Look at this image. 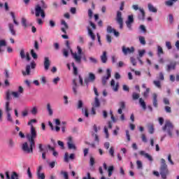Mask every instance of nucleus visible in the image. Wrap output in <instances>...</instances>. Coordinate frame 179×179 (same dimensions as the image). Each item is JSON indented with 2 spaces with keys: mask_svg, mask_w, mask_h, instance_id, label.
<instances>
[{
  "mask_svg": "<svg viewBox=\"0 0 179 179\" xmlns=\"http://www.w3.org/2000/svg\"><path fill=\"white\" fill-rule=\"evenodd\" d=\"M37 122V120L31 119L29 122H28V125L31 127L30 134H27V139L29 142H24L22 144V150L24 152H27V153H33V148H36V141H34L36 138H37V131H36V128L33 126V123Z\"/></svg>",
  "mask_w": 179,
  "mask_h": 179,
  "instance_id": "obj_1",
  "label": "nucleus"
},
{
  "mask_svg": "<svg viewBox=\"0 0 179 179\" xmlns=\"http://www.w3.org/2000/svg\"><path fill=\"white\" fill-rule=\"evenodd\" d=\"M161 166L159 169V174L162 179H167V176L170 174L169 168L167 167V164H166V159L162 158L160 159Z\"/></svg>",
  "mask_w": 179,
  "mask_h": 179,
  "instance_id": "obj_2",
  "label": "nucleus"
},
{
  "mask_svg": "<svg viewBox=\"0 0 179 179\" xmlns=\"http://www.w3.org/2000/svg\"><path fill=\"white\" fill-rule=\"evenodd\" d=\"M174 129V125L170 122V120H166L164 126L162 127V130L164 132H167L170 138H173V130Z\"/></svg>",
  "mask_w": 179,
  "mask_h": 179,
  "instance_id": "obj_3",
  "label": "nucleus"
},
{
  "mask_svg": "<svg viewBox=\"0 0 179 179\" xmlns=\"http://www.w3.org/2000/svg\"><path fill=\"white\" fill-rule=\"evenodd\" d=\"M77 49L78 53H73L71 52V55L73 56V59H75L76 62L77 64H80L82 62V57H80V55H82V48H80V46H78Z\"/></svg>",
  "mask_w": 179,
  "mask_h": 179,
  "instance_id": "obj_4",
  "label": "nucleus"
},
{
  "mask_svg": "<svg viewBox=\"0 0 179 179\" xmlns=\"http://www.w3.org/2000/svg\"><path fill=\"white\" fill-rule=\"evenodd\" d=\"M35 15L36 17H38L41 15V17L44 19L45 17V13L44 12V10L41 8V6L40 5H36L35 7Z\"/></svg>",
  "mask_w": 179,
  "mask_h": 179,
  "instance_id": "obj_5",
  "label": "nucleus"
},
{
  "mask_svg": "<svg viewBox=\"0 0 179 179\" xmlns=\"http://www.w3.org/2000/svg\"><path fill=\"white\" fill-rule=\"evenodd\" d=\"M96 80V76L93 73H89L88 77L85 78L84 79V82L87 86V87L89 86V83H93Z\"/></svg>",
  "mask_w": 179,
  "mask_h": 179,
  "instance_id": "obj_6",
  "label": "nucleus"
},
{
  "mask_svg": "<svg viewBox=\"0 0 179 179\" xmlns=\"http://www.w3.org/2000/svg\"><path fill=\"white\" fill-rule=\"evenodd\" d=\"M116 22L118 23L120 29H123L124 19H122V13H121V11H117V13Z\"/></svg>",
  "mask_w": 179,
  "mask_h": 179,
  "instance_id": "obj_7",
  "label": "nucleus"
},
{
  "mask_svg": "<svg viewBox=\"0 0 179 179\" xmlns=\"http://www.w3.org/2000/svg\"><path fill=\"white\" fill-rule=\"evenodd\" d=\"M134 15H130L127 17V20L125 22L126 26L129 30H132V24H134Z\"/></svg>",
  "mask_w": 179,
  "mask_h": 179,
  "instance_id": "obj_8",
  "label": "nucleus"
},
{
  "mask_svg": "<svg viewBox=\"0 0 179 179\" xmlns=\"http://www.w3.org/2000/svg\"><path fill=\"white\" fill-rule=\"evenodd\" d=\"M36 69V62H31V66L30 65H27L26 66V72L22 71V75L23 76H26V75L29 76L30 75V69Z\"/></svg>",
  "mask_w": 179,
  "mask_h": 179,
  "instance_id": "obj_9",
  "label": "nucleus"
},
{
  "mask_svg": "<svg viewBox=\"0 0 179 179\" xmlns=\"http://www.w3.org/2000/svg\"><path fill=\"white\" fill-rule=\"evenodd\" d=\"M132 8L134 10H138V9L140 10L141 15H138L139 20H145V10L143 8H139L138 5H133Z\"/></svg>",
  "mask_w": 179,
  "mask_h": 179,
  "instance_id": "obj_10",
  "label": "nucleus"
},
{
  "mask_svg": "<svg viewBox=\"0 0 179 179\" xmlns=\"http://www.w3.org/2000/svg\"><path fill=\"white\" fill-rule=\"evenodd\" d=\"M9 104H10L9 101L6 102V111L7 113V121H8L9 122H13V119H12V116L10 115V113L9 112L11 110L10 108H9Z\"/></svg>",
  "mask_w": 179,
  "mask_h": 179,
  "instance_id": "obj_11",
  "label": "nucleus"
},
{
  "mask_svg": "<svg viewBox=\"0 0 179 179\" xmlns=\"http://www.w3.org/2000/svg\"><path fill=\"white\" fill-rule=\"evenodd\" d=\"M67 146L68 148L73 150H76V145L73 143V138L72 136H69L67 138Z\"/></svg>",
  "mask_w": 179,
  "mask_h": 179,
  "instance_id": "obj_12",
  "label": "nucleus"
},
{
  "mask_svg": "<svg viewBox=\"0 0 179 179\" xmlns=\"http://www.w3.org/2000/svg\"><path fill=\"white\" fill-rule=\"evenodd\" d=\"M122 51L124 55H128V54L135 52V48L134 47L126 48L125 46H122Z\"/></svg>",
  "mask_w": 179,
  "mask_h": 179,
  "instance_id": "obj_13",
  "label": "nucleus"
},
{
  "mask_svg": "<svg viewBox=\"0 0 179 179\" xmlns=\"http://www.w3.org/2000/svg\"><path fill=\"white\" fill-rule=\"evenodd\" d=\"M107 76H103L102 78V85L103 86H106L107 85V80H108L111 78V70L110 69H108L106 70Z\"/></svg>",
  "mask_w": 179,
  "mask_h": 179,
  "instance_id": "obj_14",
  "label": "nucleus"
},
{
  "mask_svg": "<svg viewBox=\"0 0 179 179\" xmlns=\"http://www.w3.org/2000/svg\"><path fill=\"white\" fill-rule=\"evenodd\" d=\"M6 179H19V174L13 171L11 176L9 175V171H6Z\"/></svg>",
  "mask_w": 179,
  "mask_h": 179,
  "instance_id": "obj_15",
  "label": "nucleus"
},
{
  "mask_svg": "<svg viewBox=\"0 0 179 179\" xmlns=\"http://www.w3.org/2000/svg\"><path fill=\"white\" fill-rule=\"evenodd\" d=\"M43 65H44L45 71H48V69H50V66L51 65V62L50 61V58L47 57L44 58Z\"/></svg>",
  "mask_w": 179,
  "mask_h": 179,
  "instance_id": "obj_16",
  "label": "nucleus"
},
{
  "mask_svg": "<svg viewBox=\"0 0 179 179\" xmlns=\"http://www.w3.org/2000/svg\"><path fill=\"white\" fill-rule=\"evenodd\" d=\"M140 155L141 156H144V157H145V159H148V160H149V162H150L152 163V162H153V157H152V155H149L148 153L145 152V151H140Z\"/></svg>",
  "mask_w": 179,
  "mask_h": 179,
  "instance_id": "obj_17",
  "label": "nucleus"
},
{
  "mask_svg": "<svg viewBox=\"0 0 179 179\" xmlns=\"http://www.w3.org/2000/svg\"><path fill=\"white\" fill-rule=\"evenodd\" d=\"M177 65V64L176 63V62H171L169 64H168L166 71L168 72H170V71L173 70L174 71V69H176V66Z\"/></svg>",
  "mask_w": 179,
  "mask_h": 179,
  "instance_id": "obj_18",
  "label": "nucleus"
},
{
  "mask_svg": "<svg viewBox=\"0 0 179 179\" xmlns=\"http://www.w3.org/2000/svg\"><path fill=\"white\" fill-rule=\"evenodd\" d=\"M8 26L12 36H16V30H15V25L13 23H8Z\"/></svg>",
  "mask_w": 179,
  "mask_h": 179,
  "instance_id": "obj_19",
  "label": "nucleus"
},
{
  "mask_svg": "<svg viewBox=\"0 0 179 179\" xmlns=\"http://www.w3.org/2000/svg\"><path fill=\"white\" fill-rule=\"evenodd\" d=\"M110 86H112L114 92H118V87H119L120 85L118 83H116V85H115V80H111Z\"/></svg>",
  "mask_w": 179,
  "mask_h": 179,
  "instance_id": "obj_20",
  "label": "nucleus"
},
{
  "mask_svg": "<svg viewBox=\"0 0 179 179\" xmlns=\"http://www.w3.org/2000/svg\"><path fill=\"white\" fill-rule=\"evenodd\" d=\"M61 24L64 26V28L63 27V28L61 29L62 31H63V33H64V34H66V29H69V27L68 26V24L66 23V22H65V20H62V22H61Z\"/></svg>",
  "mask_w": 179,
  "mask_h": 179,
  "instance_id": "obj_21",
  "label": "nucleus"
},
{
  "mask_svg": "<svg viewBox=\"0 0 179 179\" xmlns=\"http://www.w3.org/2000/svg\"><path fill=\"white\" fill-rule=\"evenodd\" d=\"M107 52L104 51L102 54V55L101 56V61L102 62V64H106L107 63Z\"/></svg>",
  "mask_w": 179,
  "mask_h": 179,
  "instance_id": "obj_22",
  "label": "nucleus"
},
{
  "mask_svg": "<svg viewBox=\"0 0 179 179\" xmlns=\"http://www.w3.org/2000/svg\"><path fill=\"white\" fill-rule=\"evenodd\" d=\"M148 129L149 134H155V125L152 123H150L148 124Z\"/></svg>",
  "mask_w": 179,
  "mask_h": 179,
  "instance_id": "obj_23",
  "label": "nucleus"
},
{
  "mask_svg": "<svg viewBox=\"0 0 179 179\" xmlns=\"http://www.w3.org/2000/svg\"><path fill=\"white\" fill-rule=\"evenodd\" d=\"M152 104H153L154 107L157 108V106H158V104H157V94H156V93H154L152 94Z\"/></svg>",
  "mask_w": 179,
  "mask_h": 179,
  "instance_id": "obj_24",
  "label": "nucleus"
},
{
  "mask_svg": "<svg viewBox=\"0 0 179 179\" xmlns=\"http://www.w3.org/2000/svg\"><path fill=\"white\" fill-rule=\"evenodd\" d=\"M73 92L74 94H78V91L76 90V89H78V83H76V79L73 80Z\"/></svg>",
  "mask_w": 179,
  "mask_h": 179,
  "instance_id": "obj_25",
  "label": "nucleus"
},
{
  "mask_svg": "<svg viewBox=\"0 0 179 179\" xmlns=\"http://www.w3.org/2000/svg\"><path fill=\"white\" fill-rule=\"evenodd\" d=\"M92 106L95 107L96 108H98V107H100V101L99 100L98 97H95L94 102L92 103Z\"/></svg>",
  "mask_w": 179,
  "mask_h": 179,
  "instance_id": "obj_26",
  "label": "nucleus"
},
{
  "mask_svg": "<svg viewBox=\"0 0 179 179\" xmlns=\"http://www.w3.org/2000/svg\"><path fill=\"white\" fill-rule=\"evenodd\" d=\"M178 0H168L165 1V5L166 6H173L175 3V2H177Z\"/></svg>",
  "mask_w": 179,
  "mask_h": 179,
  "instance_id": "obj_27",
  "label": "nucleus"
},
{
  "mask_svg": "<svg viewBox=\"0 0 179 179\" xmlns=\"http://www.w3.org/2000/svg\"><path fill=\"white\" fill-rule=\"evenodd\" d=\"M10 15L13 17L14 24H15V26H19V22L16 20V16L15 15V13L10 12Z\"/></svg>",
  "mask_w": 179,
  "mask_h": 179,
  "instance_id": "obj_28",
  "label": "nucleus"
},
{
  "mask_svg": "<svg viewBox=\"0 0 179 179\" xmlns=\"http://www.w3.org/2000/svg\"><path fill=\"white\" fill-rule=\"evenodd\" d=\"M148 9L150 12H153L154 13H156L157 12V9L153 6L151 3L148 4Z\"/></svg>",
  "mask_w": 179,
  "mask_h": 179,
  "instance_id": "obj_29",
  "label": "nucleus"
},
{
  "mask_svg": "<svg viewBox=\"0 0 179 179\" xmlns=\"http://www.w3.org/2000/svg\"><path fill=\"white\" fill-rule=\"evenodd\" d=\"M139 103L141 104V106L143 108V110H145L146 103H145V101L142 98L139 99Z\"/></svg>",
  "mask_w": 179,
  "mask_h": 179,
  "instance_id": "obj_30",
  "label": "nucleus"
},
{
  "mask_svg": "<svg viewBox=\"0 0 179 179\" xmlns=\"http://www.w3.org/2000/svg\"><path fill=\"white\" fill-rule=\"evenodd\" d=\"M88 34H89V36L91 37V38L92 40H95L96 38V36L94 35V34L93 33V31H92L91 29L88 28Z\"/></svg>",
  "mask_w": 179,
  "mask_h": 179,
  "instance_id": "obj_31",
  "label": "nucleus"
},
{
  "mask_svg": "<svg viewBox=\"0 0 179 179\" xmlns=\"http://www.w3.org/2000/svg\"><path fill=\"white\" fill-rule=\"evenodd\" d=\"M113 171H114V166H109L108 169V177H111V176H113Z\"/></svg>",
  "mask_w": 179,
  "mask_h": 179,
  "instance_id": "obj_32",
  "label": "nucleus"
},
{
  "mask_svg": "<svg viewBox=\"0 0 179 179\" xmlns=\"http://www.w3.org/2000/svg\"><path fill=\"white\" fill-rule=\"evenodd\" d=\"M71 51V50H68V49H63L62 52H63V55L64 57H65L66 58H68V57H69V52Z\"/></svg>",
  "mask_w": 179,
  "mask_h": 179,
  "instance_id": "obj_33",
  "label": "nucleus"
},
{
  "mask_svg": "<svg viewBox=\"0 0 179 179\" xmlns=\"http://www.w3.org/2000/svg\"><path fill=\"white\" fill-rule=\"evenodd\" d=\"M115 30V29L114 28H113V27H111L110 25H108L107 27V29H106L107 33H109L110 34H111V33H114Z\"/></svg>",
  "mask_w": 179,
  "mask_h": 179,
  "instance_id": "obj_34",
  "label": "nucleus"
},
{
  "mask_svg": "<svg viewBox=\"0 0 179 179\" xmlns=\"http://www.w3.org/2000/svg\"><path fill=\"white\" fill-rule=\"evenodd\" d=\"M136 164H137V169L138 170H141L143 168V165L142 164V161L137 160L136 161Z\"/></svg>",
  "mask_w": 179,
  "mask_h": 179,
  "instance_id": "obj_35",
  "label": "nucleus"
},
{
  "mask_svg": "<svg viewBox=\"0 0 179 179\" xmlns=\"http://www.w3.org/2000/svg\"><path fill=\"white\" fill-rule=\"evenodd\" d=\"M131 97H132L133 100H138V99H139L140 95H139V94H138L136 92H133Z\"/></svg>",
  "mask_w": 179,
  "mask_h": 179,
  "instance_id": "obj_36",
  "label": "nucleus"
},
{
  "mask_svg": "<svg viewBox=\"0 0 179 179\" xmlns=\"http://www.w3.org/2000/svg\"><path fill=\"white\" fill-rule=\"evenodd\" d=\"M138 40H139L141 44H142V45H145L146 44V41L145 40V37L139 36Z\"/></svg>",
  "mask_w": 179,
  "mask_h": 179,
  "instance_id": "obj_37",
  "label": "nucleus"
},
{
  "mask_svg": "<svg viewBox=\"0 0 179 179\" xmlns=\"http://www.w3.org/2000/svg\"><path fill=\"white\" fill-rule=\"evenodd\" d=\"M47 110L49 113V115H52L53 112H52V109L51 108V104L50 103L47 104Z\"/></svg>",
  "mask_w": 179,
  "mask_h": 179,
  "instance_id": "obj_38",
  "label": "nucleus"
},
{
  "mask_svg": "<svg viewBox=\"0 0 179 179\" xmlns=\"http://www.w3.org/2000/svg\"><path fill=\"white\" fill-rule=\"evenodd\" d=\"M22 24L24 29L27 27V20H26V18L24 17L22 18Z\"/></svg>",
  "mask_w": 179,
  "mask_h": 179,
  "instance_id": "obj_39",
  "label": "nucleus"
},
{
  "mask_svg": "<svg viewBox=\"0 0 179 179\" xmlns=\"http://www.w3.org/2000/svg\"><path fill=\"white\" fill-rule=\"evenodd\" d=\"M38 179H45V174L44 173H36Z\"/></svg>",
  "mask_w": 179,
  "mask_h": 179,
  "instance_id": "obj_40",
  "label": "nucleus"
},
{
  "mask_svg": "<svg viewBox=\"0 0 179 179\" xmlns=\"http://www.w3.org/2000/svg\"><path fill=\"white\" fill-rule=\"evenodd\" d=\"M154 85L158 87V89H162V85L160 83V81L159 80H154L153 81Z\"/></svg>",
  "mask_w": 179,
  "mask_h": 179,
  "instance_id": "obj_41",
  "label": "nucleus"
},
{
  "mask_svg": "<svg viewBox=\"0 0 179 179\" xmlns=\"http://www.w3.org/2000/svg\"><path fill=\"white\" fill-rule=\"evenodd\" d=\"M6 45V42L4 40L0 41V52H2L3 50H1V47H5Z\"/></svg>",
  "mask_w": 179,
  "mask_h": 179,
  "instance_id": "obj_42",
  "label": "nucleus"
},
{
  "mask_svg": "<svg viewBox=\"0 0 179 179\" xmlns=\"http://www.w3.org/2000/svg\"><path fill=\"white\" fill-rule=\"evenodd\" d=\"M6 100L9 102V100H10V91L8 90L6 92Z\"/></svg>",
  "mask_w": 179,
  "mask_h": 179,
  "instance_id": "obj_43",
  "label": "nucleus"
},
{
  "mask_svg": "<svg viewBox=\"0 0 179 179\" xmlns=\"http://www.w3.org/2000/svg\"><path fill=\"white\" fill-rule=\"evenodd\" d=\"M157 54L158 55H162V54H164V52H163V48L161 46L157 47Z\"/></svg>",
  "mask_w": 179,
  "mask_h": 179,
  "instance_id": "obj_44",
  "label": "nucleus"
},
{
  "mask_svg": "<svg viewBox=\"0 0 179 179\" xmlns=\"http://www.w3.org/2000/svg\"><path fill=\"white\" fill-rule=\"evenodd\" d=\"M20 55L22 59H24V58H26V55L24 53V49H22L20 50Z\"/></svg>",
  "mask_w": 179,
  "mask_h": 179,
  "instance_id": "obj_45",
  "label": "nucleus"
},
{
  "mask_svg": "<svg viewBox=\"0 0 179 179\" xmlns=\"http://www.w3.org/2000/svg\"><path fill=\"white\" fill-rule=\"evenodd\" d=\"M141 140H142V142H143L144 143H147L148 138H146V135H145L144 134H141Z\"/></svg>",
  "mask_w": 179,
  "mask_h": 179,
  "instance_id": "obj_46",
  "label": "nucleus"
},
{
  "mask_svg": "<svg viewBox=\"0 0 179 179\" xmlns=\"http://www.w3.org/2000/svg\"><path fill=\"white\" fill-rule=\"evenodd\" d=\"M31 55L34 59H37V54L34 52V50H31Z\"/></svg>",
  "mask_w": 179,
  "mask_h": 179,
  "instance_id": "obj_47",
  "label": "nucleus"
},
{
  "mask_svg": "<svg viewBox=\"0 0 179 179\" xmlns=\"http://www.w3.org/2000/svg\"><path fill=\"white\" fill-rule=\"evenodd\" d=\"M71 65H72L73 69V74L78 75V68L76 67L75 63H72Z\"/></svg>",
  "mask_w": 179,
  "mask_h": 179,
  "instance_id": "obj_48",
  "label": "nucleus"
},
{
  "mask_svg": "<svg viewBox=\"0 0 179 179\" xmlns=\"http://www.w3.org/2000/svg\"><path fill=\"white\" fill-rule=\"evenodd\" d=\"M12 96H13V97H15V99H19V96H20V94H19V92H13L11 93Z\"/></svg>",
  "mask_w": 179,
  "mask_h": 179,
  "instance_id": "obj_49",
  "label": "nucleus"
},
{
  "mask_svg": "<svg viewBox=\"0 0 179 179\" xmlns=\"http://www.w3.org/2000/svg\"><path fill=\"white\" fill-rule=\"evenodd\" d=\"M166 48H168V50H171V48H173V46L171 45V42L166 41Z\"/></svg>",
  "mask_w": 179,
  "mask_h": 179,
  "instance_id": "obj_50",
  "label": "nucleus"
},
{
  "mask_svg": "<svg viewBox=\"0 0 179 179\" xmlns=\"http://www.w3.org/2000/svg\"><path fill=\"white\" fill-rule=\"evenodd\" d=\"M126 137L127 139V142H130L131 141V135H129V130H126Z\"/></svg>",
  "mask_w": 179,
  "mask_h": 179,
  "instance_id": "obj_51",
  "label": "nucleus"
},
{
  "mask_svg": "<svg viewBox=\"0 0 179 179\" xmlns=\"http://www.w3.org/2000/svg\"><path fill=\"white\" fill-rule=\"evenodd\" d=\"M164 110L166 111V113H171V107L169 106H166L164 107Z\"/></svg>",
  "mask_w": 179,
  "mask_h": 179,
  "instance_id": "obj_52",
  "label": "nucleus"
},
{
  "mask_svg": "<svg viewBox=\"0 0 179 179\" xmlns=\"http://www.w3.org/2000/svg\"><path fill=\"white\" fill-rule=\"evenodd\" d=\"M31 113L33 115H37V113H38V110H37V108L36 107H34L31 110Z\"/></svg>",
  "mask_w": 179,
  "mask_h": 179,
  "instance_id": "obj_53",
  "label": "nucleus"
},
{
  "mask_svg": "<svg viewBox=\"0 0 179 179\" xmlns=\"http://www.w3.org/2000/svg\"><path fill=\"white\" fill-rule=\"evenodd\" d=\"M89 59L92 64H97V59L90 57Z\"/></svg>",
  "mask_w": 179,
  "mask_h": 179,
  "instance_id": "obj_54",
  "label": "nucleus"
},
{
  "mask_svg": "<svg viewBox=\"0 0 179 179\" xmlns=\"http://www.w3.org/2000/svg\"><path fill=\"white\" fill-rule=\"evenodd\" d=\"M130 61L134 66H136V59L135 58L131 57Z\"/></svg>",
  "mask_w": 179,
  "mask_h": 179,
  "instance_id": "obj_55",
  "label": "nucleus"
},
{
  "mask_svg": "<svg viewBox=\"0 0 179 179\" xmlns=\"http://www.w3.org/2000/svg\"><path fill=\"white\" fill-rule=\"evenodd\" d=\"M150 92V88H147L145 92H144L143 93V96L144 97H148V96L149 95V92Z\"/></svg>",
  "mask_w": 179,
  "mask_h": 179,
  "instance_id": "obj_56",
  "label": "nucleus"
},
{
  "mask_svg": "<svg viewBox=\"0 0 179 179\" xmlns=\"http://www.w3.org/2000/svg\"><path fill=\"white\" fill-rule=\"evenodd\" d=\"M163 101L166 106H170V101L169 100V99L164 98Z\"/></svg>",
  "mask_w": 179,
  "mask_h": 179,
  "instance_id": "obj_57",
  "label": "nucleus"
},
{
  "mask_svg": "<svg viewBox=\"0 0 179 179\" xmlns=\"http://www.w3.org/2000/svg\"><path fill=\"white\" fill-rule=\"evenodd\" d=\"M61 174H62V176H64V179H69V176H68V173L67 172L62 171Z\"/></svg>",
  "mask_w": 179,
  "mask_h": 179,
  "instance_id": "obj_58",
  "label": "nucleus"
},
{
  "mask_svg": "<svg viewBox=\"0 0 179 179\" xmlns=\"http://www.w3.org/2000/svg\"><path fill=\"white\" fill-rule=\"evenodd\" d=\"M109 153L112 157H114V147H110L109 150Z\"/></svg>",
  "mask_w": 179,
  "mask_h": 179,
  "instance_id": "obj_59",
  "label": "nucleus"
},
{
  "mask_svg": "<svg viewBox=\"0 0 179 179\" xmlns=\"http://www.w3.org/2000/svg\"><path fill=\"white\" fill-rule=\"evenodd\" d=\"M90 164L91 166H94V158L93 157H91L90 159Z\"/></svg>",
  "mask_w": 179,
  "mask_h": 179,
  "instance_id": "obj_60",
  "label": "nucleus"
},
{
  "mask_svg": "<svg viewBox=\"0 0 179 179\" xmlns=\"http://www.w3.org/2000/svg\"><path fill=\"white\" fill-rule=\"evenodd\" d=\"M49 26H50L51 27H55V22H54V20H50L49 21Z\"/></svg>",
  "mask_w": 179,
  "mask_h": 179,
  "instance_id": "obj_61",
  "label": "nucleus"
},
{
  "mask_svg": "<svg viewBox=\"0 0 179 179\" xmlns=\"http://www.w3.org/2000/svg\"><path fill=\"white\" fill-rule=\"evenodd\" d=\"M61 79L59 78V77H57L53 79V83L54 85H58V82Z\"/></svg>",
  "mask_w": 179,
  "mask_h": 179,
  "instance_id": "obj_62",
  "label": "nucleus"
},
{
  "mask_svg": "<svg viewBox=\"0 0 179 179\" xmlns=\"http://www.w3.org/2000/svg\"><path fill=\"white\" fill-rule=\"evenodd\" d=\"M57 143L59 145V146L61 147L62 149H64V142L61 141H58Z\"/></svg>",
  "mask_w": 179,
  "mask_h": 179,
  "instance_id": "obj_63",
  "label": "nucleus"
},
{
  "mask_svg": "<svg viewBox=\"0 0 179 179\" xmlns=\"http://www.w3.org/2000/svg\"><path fill=\"white\" fill-rule=\"evenodd\" d=\"M123 90L124 92H129V87H128L127 85H123Z\"/></svg>",
  "mask_w": 179,
  "mask_h": 179,
  "instance_id": "obj_64",
  "label": "nucleus"
}]
</instances>
